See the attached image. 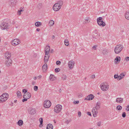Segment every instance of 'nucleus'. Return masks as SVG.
Instances as JSON below:
<instances>
[{
    "mask_svg": "<svg viewBox=\"0 0 129 129\" xmlns=\"http://www.w3.org/2000/svg\"><path fill=\"white\" fill-rule=\"evenodd\" d=\"M41 124H42L43 122V119L42 118H41L39 119V120Z\"/></svg>",
    "mask_w": 129,
    "mask_h": 129,
    "instance_id": "nucleus-40",
    "label": "nucleus"
},
{
    "mask_svg": "<svg viewBox=\"0 0 129 129\" xmlns=\"http://www.w3.org/2000/svg\"><path fill=\"white\" fill-rule=\"evenodd\" d=\"M27 90L25 89H23L22 90V92H24L26 93L27 92Z\"/></svg>",
    "mask_w": 129,
    "mask_h": 129,
    "instance_id": "nucleus-46",
    "label": "nucleus"
},
{
    "mask_svg": "<svg viewBox=\"0 0 129 129\" xmlns=\"http://www.w3.org/2000/svg\"><path fill=\"white\" fill-rule=\"evenodd\" d=\"M64 44L66 46H68L69 45V41L68 39H65L64 40Z\"/></svg>",
    "mask_w": 129,
    "mask_h": 129,
    "instance_id": "nucleus-30",
    "label": "nucleus"
},
{
    "mask_svg": "<svg viewBox=\"0 0 129 129\" xmlns=\"http://www.w3.org/2000/svg\"><path fill=\"white\" fill-rule=\"evenodd\" d=\"M61 89H59V92H61Z\"/></svg>",
    "mask_w": 129,
    "mask_h": 129,
    "instance_id": "nucleus-59",
    "label": "nucleus"
},
{
    "mask_svg": "<svg viewBox=\"0 0 129 129\" xmlns=\"http://www.w3.org/2000/svg\"><path fill=\"white\" fill-rule=\"evenodd\" d=\"M123 99L121 98H117L116 102L117 103H121L123 102Z\"/></svg>",
    "mask_w": 129,
    "mask_h": 129,
    "instance_id": "nucleus-18",
    "label": "nucleus"
},
{
    "mask_svg": "<svg viewBox=\"0 0 129 129\" xmlns=\"http://www.w3.org/2000/svg\"><path fill=\"white\" fill-rule=\"evenodd\" d=\"M87 115H89V116L91 115V113L90 112H87Z\"/></svg>",
    "mask_w": 129,
    "mask_h": 129,
    "instance_id": "nucleus-54",
    "label": "nucleus"
},
{
    "mask_svg": "<svg viewBox=\"0 0 129 129\" xmlns=\"http://www.w3.org/2000/svg\"><path fill=\"white\" fill-rule=\"evenodd\" d=\"M46 129H53V125L51 124H48L47 126Z\"/></svg>",
    "mask_w": 129,
    "mask_h": 129,
    "instance_id": "nucleus-28",
    "label": "nucleus"
},
{
    "mask_svg": "<svg viewBox=\"0 0 129 129\" xmlns=\"http://www.w3.org/2000/svg\"><path fill=\"white\" fill-rule=\"evenodd\" d=\"M24 10L23 8L20 9V10H18L17 12V14L19 15H20L21 14V12L23 11Z\"/></svg>",
    "mask_w": 129,
    "mask_h": 129,
    "instance_id": "nucleus-34",
    "label": "nucleus"
},
{
    "mask_svg": "<svg viewBox=\"0 0 129 129\" xmlns=\"http://www.w3.org/2000/svg\"><path fill=\"white\" fill-rule=\"evenodd\" d=\"M47 69V66L46 63H45L42 66V70L43 72H46Z\"/></svg>",
    "mask_w": 129,
    "mask_h": 129,
    "instance_id": "nucleus-17",
    "label": "nucleus"
},
{
    "mask_svg": "<svg viewBox=\"0 0 129 129\" xmlns=\"http://www.w3.org/2000/svg\"><path fill=\"white\" fill-rule=\"evenodd\" d=\"M37 77H36V76H35V77H34V79L35 80H36L37 79Z\"/></svg>",
    "mask_w": 129,
    "mask_h": 129,
    "instance_id": "nucleus-56",
    "label": "nucleus"
},
{
    "mask_svg": "<svg viewBox=\"0 0 129 129\" xmlns=\"http://www.w3.org/2000/svg\"><path fill=\"white\" fill-rule=\"evenodd\" d=\"M81 113L80 111L78 112V116L79 117H80L81 115Z\"/></svg>",
    "mask_w": 129,
    "mask_h": 129,
    "instance_id": "nucleus-44",
    "label": "nucleus"
},
{
    "mask_svg": "<svg viewBox=\"0 0 129 129\" xmlns=\"http://www.w3.org/2000/svg\"><path fill=\"white\" fill-rule=\"evenodd\" d=\"M90 21V18H89L87 17L84 19V23H88Z\"/></svg>",
    "mask_w": 129,
    "mask_h": 129,
    "instance_id": "nucleus-26",
    "label": "nucleus"
},
{
    "mask_svg": "<svg viewBox=\"0 0 129 129\" xmlns=\"http://www.w3.org/2000/svg\"><path fill=\"white\" fill-rule=\"evenodd\" d=\"M109 52L108 50L105 49L103 50L102 52L104 55H107Z\"/></svg>",
    "mask_w": 129,
    "mask_h": 129,
    "instance_id": "nucleus-24",
    "label": "nucleus"
},
{
    "mask_svg": "<svg viewBox=\"0 0 129 129\" xmlns=\"http://www.w3.org/2000/svg\"><path fill=\"white\" fill-rule=\"evenodd\" d=\"M5 59H10L11 57V54L9 52H6L4 54Z\"/></svg>",
    "mask_w": 129,
    "mask_h": 129,
    "instance_id": "nucleus-13",
    "label": "nucleus"
},
{
    "mask_svg": "<svg viewBox=\"0 0 129 129\" xmlns=\"http://www.w3.org/2000/svg\"><path fill=\"white\" fill-rule=\"evenodd\" d=\"M67 78V76L65 75H62L61 77L62 79L63 80H66V79Z\"/></svg>",
    "mask_w": 129,
    "mask_h": 129,
    "instance_id": "nucleus-35",
    "label": "nucleus"
},
{
    "mask_svg": "<svg viewBox=\"0 0 129 129\" xmlns=\"http://www.w3.org/2000/svg\"><path fill=\"white\" fill-rule=\"evenodd\" d=\"M20 43V41L19 39H16L12 41L11 44L13 46H16L19 44Z\"/></svg>",
    "mask_w": 129,
    "mask_h": 129,
    "instance_id": "nucleus-10",
    "label": "nucleus"
},
{
    "mask_svg": "<svg viewBox=\"0 0 129 129\" xmlns=\"http://www.w3.org/2000/svg\"><path fill=\"white\" fill-rule=\"evenodd\" d=\"M53 49H51L50 50V53H52L53 52Z\"/></svg>",
    "mask_w": 129,
    "mask_h": 129,
    "instance_id": "nucleus-55",
    "label": "nucleus"
},
{
    "mask_svg": "<svg viewBox=\"0 0 129 129\" xmlns=\"http://www.w3.org/2000/svg\"><path fill=\"white\" fill-rule=\"evenodd\" d=\"M62 106L60 105H57L54 108V111L56 113H58L60 112L62 108Z\"/></svg>",
    "mask_w": 129,
    "mask_h": 129,
    "instance_id": "nucleus-8",
    "label": "nucleus"
},
{
    "mask_svg": "<svg viewBox=\"0 0 129 129\" xmlns=\"http://www.w3.org/2000/svg\"><path fill=\"white\" fill-rule=\"evenodd\" d=\"M51 102L47 100L45 101L43 103L44 107L45 108H49L51 105Z\"/></svg>",
    "mask_w": 129,
    "mask_h": 129,
    "instance_id": "nucleus-9",
    "label": "nucleus"
},
{
    "mask_svg": "<svg viewBox=\"0 0 129 129\" xmlns=\"http://www.w3.org/2000/svg\"><path fill=\"white\" fill-rule=\"evenodd\" d=\"M101 122H99L97 123V125L98 126H101Z\"/></svg>",
    "mask_w": 129,
    "mask_h": 129,
    "instance_id": "nucleus-48",
    "label": "nucleus"
},
{
    "mask_svg": "<svg viewBox=\"0 0 129 129\" xmlns=\"http://www.w3.org/2000/svg\"><path fill=\"white\" fill-rule=\"evenodd\" d=\"M125 116H126V113L124 112H123L122 113V117L123 118H124L125 117Z\"/></svg>",
    "mask_w": 129,
    "mask_h": 129,
    "instance_id": "nucleus-42",
    "label": "nucleus"
},
{
    "mask_svg": "<svg viewBox=\"0 0 129 129\" xmlns=\"http://www.w3.org/2000/svg\"><path fill=\"white\" fill-rule=\"evenodd\" d=\"M96 47H97V46H94L92 48H93V49H94L95 50H96Z\"/></svg>",
    "mask_w": 129,
    "mask_h": 129,
    "instance_id": "nucleus-51",
    "label": "nucleus"
},
{
    "mask_svg": "<svg viewBox=\"0 0 129 129\" xmlns=\"http://www.w3.org/2000/svg\"><path fill=\"white\" fill-rule=\"evenodd\" d=\"M63 3L62 1H58L53 6V9L55 11H58L60 9Z\"/></svg>",
    "mask_w": 129,
    "mask_h": 129,
    "instance_id": "nucleus-1",
    "label": "nucleus"
},
{
    "mask_svg": "<svg viewBox=\"0 0 129 129\" xmlns=\"http://www.w3.org/2000/svg\"><path fill=\"white\" fill-rule=\"evenodd\" d=\"M36 113V110L35 109H32L29 111V113L30 114L33 115Z\"/></svg>",
    "mask_w": 129,
    "mask_h": 129,
    "instance_id": "nucleus-22",
    "label": "nucleus"
},
{
    "mask_svg": "<svg viewBox=\"0 0 129 129\" xmlns=\"http://www.w3.org/2000/svg\"><path fill=\"white\" fill-rule=\"evenodd\" d=\"M56 78L54 75H51L49 77V79L51 81H53L55 80Z\"/></svg>",
    "mask_w": 129,
    "mask_h": 129,
    "instance_id": "nucleus-23",
    "label": "nucleus"
},
{
    "mask_svg": "<svg viewBox=\"0 0 129 129\" xmlns=\"http://www.w3.org/2000/svg\"><path fill=\"white\" fill-rule=\"evenodd\" d=\"M17 101L16 100H15L14 101V102H15V103L16 102V101Z\"/></svg>",
    "mask_w": 129,
    "mask_h": 129,
    "instance_id": "nucleus-61",
    "label": "nucleus"
},
{
    "mask_svg": "<svg viewBox=\"0 0 129 129\" xmlns=\"http://www.w3.org/2000/svg\"><path fill=\"white\" fill-rule=\"evenodd\" d=\"M125 16L127 19L129 20V10L126 12L125 14Z\"/></svg>",
    "mask_w": 129,
    "mask_h": 129,
    "instance_id": "nucleus-21",
    "label": "nucleus"
},
{
    "mask_svg": "<svg viewBox=\"0 0 129 129\" xmlns=\"http://www.w3.org/2000/svg\"><path fill=\"white\" fill-rule=\"evenodd\" d=\"M44 58V62L45 63H47L48 61V59L50 57L49 55L48 54L45 55Z\"/></svg>",
    "mask_w": 129,
    "mask_h": 129,
    "instance_id": "nucleus-19",
    "label": "nucleus"
},
{
    "mask_svg": "<svg viewBox=\"0 0 129 129\" xmlns=\"http://www.w3.org/2000/svg\"><path fill=\"white\" fill-rule=\"evenodd\" d=\"M127 107V108L126 109V110L127 111H129V105H128Z\"/></svg>",
    "mask_w": 129,
    "mask_h": 129,
    "instance_id": "nucleus-52",
    "label": "nucleus"
},
{
    "mask_svg": "<svg viewBox=\"0 0 129 129\" xmlns=\"http://www.w3.org/2000/svg\"><path fill=\"white\" fill-rule=\"evenodd\" d=\"M50 51V47L49 46H47L45 49V55H49Z\"/></svg>",
    "mask_w": 129,
    "mask_h": 129,
    "instance_id": "nucleus-15",
    "label": "nucleus"
},
{
    "mask_svg": "<svg viewBox=\"0 0 129 129\" xmlns=\"http://www.w3.org/2000/svg\"><path fill=\"white\" fill-rule=\"evenodd\" d=\"M49 26H52L54 24V21L53 20H50L49 21Z\"/></svg>",
    "mask_w": 129,
    "mask_h": 129,
    "instance_id": "nucleus-29",
    "label": "nucleus"
},
{
    "mask_svg": "<svg viewBox=\"0 0 129 129\" xmlns=\"http://www.w3.org/2000/svg\"><path fill=\"white\" fill-rule=\"evenodd\" d=\"M94 97V96L93 95L90 94L86 97L85 99L88 100H91L93 99Z\"/></svg>",
    "mask_w": 129,
    "mask_h": 129,
    "instance_id": "nucleus-16",
    "label": "nucleus"
},
{
    "mask_svg": "<svg viewBox=\"0 0 129 129\" xmlns=\"http://www.w3.org/2000/svg\"><path fill=\"white\" fill-rule=\"evenodd\" d=\"M24 99L22 100V102H24L25 101H27V100L28 99H27L26 98H24Z\"/></svg>",
    "mask_w": 129,
    "mask_h": 129,
    "instance_id": "nucleus-49",
    "label": "nucleus"
},
{
    "mask_svg": "<svg viewBox=\"0 0 129 129\" xmlns=\"http://www.w3.org/2000/svg\"><path fill=\"white\" fill-rule=\"evenodd\" d=\"M35 25L37 27H39L42 25V23L41 22L38 21L35 23Z\"/></svg>",
    "mask_w": 129,
    "mask_h": 129,
    "instance_id": "nucleus-25",
    "label": "nucleus"
},
{
    "mask_svg": "<svg viewBox=\"0 0 129 129\" xmlns=\"http://www.w3.org/2000/svg\"><path fill=\"white\" fill-rule=\"evenodd\" d=\"M60 70V69L59 68H56L55 69V71L56 72H58Z\"/></svg>",
    "mask_w": 129,
    "mask_h": 129,
    "instance_id": "nucleus-37",
    "label": "nucleus"
},
{
    "mask_svg": "<svg viewBox=\"0 0 129 129\" xmlns=\"http://www.w3.org/2000/svg\"><path fill=\"white\" fill-rule=\"evenodd\" d=\"M9 94L7 93H3L0 96V103H3L6 102L8 99Z\"/></svg>",
    "mask_w": 129,
    "mask_h": 129,
    "instance_id": "nucleus-2",
    "label": "nucleus"
},
{
    "mask_svg": "<svg viewBox=\"0 0 129 129\" xmlns=\"http://www.w3.org/2000/svg\"><path fill=\"white\" fill-rule=\"evenodd\" d=\"M125 59L126 60V61H129V57H126L125 58Z\"/></svg>",
    "mask_w": 129,
    "mask_h": 129,
    "instance_id": "nucleus-47",
    "label": "nucleus"
},
{
    "mask_svg": "<svg viewBox=\"0 0 129 129\" xmlns=\"http://www.w3.org/2000/svg\"><path fill=\"white\" fill-rule=\"evenodd\" d=\"M79 101H77L74 102V104H76L79 103Z\"/></svg>",
    "mask_w": 129,
    "mask_h": 129,
    "instance_id": "nucleus-45",
    "label": "nucleus"
},
{
    "mask_svg": "<svg viewBox=\"0 0 129 129\" xmlns=\"http://www.w3.org/2000/svg\"><path fill=\"white\" fill-rule=\"evenodd\" d=\"M60 61L58 60L56 61V63L57 65H59L60 64Z\"/></svg>",
    "mask_w": 129,
    "mask_h": 129,
    "instance_id": "nucleus-41",
    "label": "nucleus"
},
{
    "mask_svg": "<svg viewBox=\"0 0 129 129\" xmlns=\"http://www.w3.org/2000/svg\"><path fill=\"white\" fill-rule=\"evenodd\" d=\"M95 75H92L91 76V78L92 79H94L95 78Z\"/></svg>",
    "mask_w": 129,
    "mask_h": 129,
    "instance_id": "nucleus-50",
    "label": "nucleus"
},
{
    "mask_svg": "<svg viewBox=\"0 0 129 129\" xmlns=\"http://www.w3.org/2000/svg\"><path fill=\"white\" fill-rule=\"evenodd\" d=\"M124 75L122 74H121L119 76V79L118 80H120L123 78L124 77Z\"/></svg>",
    "mask_w": 129,
    "mask_h": 129,
    "instance_id": "nucleus-33",
    "label": "nucleus"
},
{
    "mask_svg": "<svg viewBox=\"0 0 129 129\" xmlns=\"http://www.w3.org/2000/svg\"><path fill=\"white\" fill-rule=\"evenodd\" d=\"M116 109L118 110H120L122 109V107L120 106H118L117 107Z\"/></svg>",
    "mask_w": 129,
    "mask_h": 129,
    "instance_id": "nucleus-36",
    "label": "nucleus"
},
{
    "mask_svg": "<svg viewBox=\"0 0 129 129\" xmlns=\"http://www.w3.org/2000/svg\"><path fill=\"white\" fill-rule=\"evenodd\" d=\"M18 124L19 126H21L23 124L22 120H19L18 122Z\"/></svg>",
    "mask_w": 129,
    "mask_h": 129,
    "instance_id": "nucleus-32",
    "label": "nucleus"
},
{
    "mask_svg": "<svg viewBox=\"0 0 129 129\" xmlns=\"http://www.w3.org/2000/svg\"><path fill=\"white\" fill-rule=\"evenodd\" d=\"M98 103L96 105L95 107H93L92 110L93 113V116L94 117L96 116L98 113V110L100 108V105Z\"/></svg>",
    "mask_w": 129,
    "mask_h": 129,
    "instance_id": "nucleus-3",
    "label": "nucleus"
},
{
    "mask_svg": "<svg viewBox=\"0 0 129 129\" xmlns=\"http://www.w3.org/2000/svg\"><path fill=\"white\" fill-rule=\"evenodd\" d=\"M120 60V57L119 56H117L115 58V61L116 62H116L117 63V62H119Z\"/></svg>",
    "mask_w": 129,
    "mask_h": 129,
    "instance_id": "nucleus-27",
    "label": "nucleus"
},
{
    "mask_svg": "<svg viewBox=\"0 0 129 129\" xmlns=\"http://www.w3.org/2000/svg\"><path fill=\"white\" fill-rule=\"evenodd\" d=\"M34 90L35 91H37L38 89V87L37 86H35L34 88Z\"/></svg>",
    "mask_w": 129,
    "mask_h": 129,
    "instance_id": "nucleus-38",
    "label": "nucleus"
},
{
    "mask_svg": "<svg viewBox=\"0 0 129 129\" xmlns=\"http://www.w3.org/2000/svg\"><path fill=\"white\" fill-rule=\"evenodd\" d=\"M114 78L115 79H117L118 78L119 79V76L118 75L115 74L114 75Z\"/></svg>",
    "mask_w": 129,
    "mask_h": 129,
    "instance_id": "nucleus-39",
    "label": "nucleus"
},
{
    "mask_svg": "<svg viewBox=\"0 0 129 129\" xmlns=\"http://www.w3.org/2000/svg\"><path fill=\"white\" fill-rule=\"evenodd\" d=\"M42 78V76L41 75H39L37 77V78L39 79H40Z\"/></svg>",
    "mask_w": 129,
    "mask_h": 129,
    "instance_id": "nucleus-43",
    "label": "nucleus"
},
{
    "mask_svg": "<svg viewBox=\"0 0 129 129\" xmlns=\"http://www.w3.org/2000/svg\"><path fill=\"white\" fill-rule=\"evenodd\" d=\"M9 25L6 22L3 21L1 24L0 28L2 30H5L8 28Z\"/></svg>",
    "mask_w": 129,
    "mask_h": 129,
    "instance_id": "nucleus-6",
    "label": "nucleus"
},
{
    "mask_svg": "<svg viewBox=\"0 0 129 129\" xmlns=\"http://www.w3.org/2000/svg\"><path fill=\"white\" fill-rule=\"evenodd\" d=\"M103 18L102 17H99L97 18V22L98 25L100 26L104 27L106 25L105 23L102 20Z\"/></svg>",
    "mask_w": 129,
    "mask_h": 129,
    "instance_id": "nucleus-7",
    "label": "nucleus"
},
{
    "mask_svg": "<svg viewBox=\"0 0 129 129\" xmlns=\"http://www.w3.org/2000/svg\"><path fill=\"white\" fill-rule=\"evenodd\" d=\"M17 95L18 97L20 98L21 97L22 95L21 92L19 91H18L17 92Z\"/></svg>",
    "mask_w": 129,
    "mask_h": 129,
    "instance_id": "nucleus-31",
    "label": "nucleus"
},
{
    "mask_svg": "<svg viewBox=\"0 0 129 129\" xmlns=\"http://www.w3.org/2000/svg\"><path fill=\"white\" fill-rule=\"evenodd\" d=\"M12 62V60L11 59H6L5 63L7 66L9 67L11 65Z\"/></svg>",
    "mask_w": 129,
    "mask_h": 129,
    "instance_id": "nucleus-12",
    "label": "nucleus"
},
{
    "mask_svg": "<svg viewBox=\"0 0 129 129\" xmlns=\"http://www.w3.org/2000/svg\"><path fill=\"white\" fill-rule=\"evenodd\" d=\"M75 64V61L72 60L69 61L68 63V65L70 69H72L73 68Z\"/></svg>",
    "mask_w": 129,
    "mask_h": 129,
    "instance_id": "nucleus-11",
    "label": "nucleus"
},
{
    "mask_svg": "<svg viewBox=\"0 0 129 129\" xmlns=\"http://www.w3.org/2000/svg\"><path fill=\"white\" fill-rule=\"evenodd\" d=\"M40 29L39 28H37V29H36V31H40Z\"/></svg>",
    "mask_w": 129,
    "mask_h": 129,
    "instance_id": "nucleus-57",
    "label": "nucleus"
},
{
    "mask_svg": "<svg viewBox=\"0 0 129 129\" xmlns=\"http://www.w3.org/2000/svg\"><path fill=\"white\" fill-rule=\"evenodd\" d=\"M17 2V1L16 0H10V3L11 4V6L12 7L15 5L16 4Z\"/></svg>",
    "mask_w": 129,
    "mask_h": 129,
    "instance_id": "nucleus-20",
    "label": "nucleus"
},
{
    "mask_svg": "<svg viewBox=\"0 0 129 129\" xmlns=\"http://www.w3.org/2000/svg\"><path fill=\"white\" fill-rule=\"evenodd\" d=\"M109 85L106 83H102L100 85L101 89L103 91H106L109 89Z\"/></svg>",
    "mask_w": 129,
    "mask_h": 129,
    "instance_id": "nucleus-5",
    "label": "nucleus"
},
{
    "mask_svg": "<svg viewBox=\"0 0 129 129\" xmlns=\"http://www.w3.org/2000/svg\"><path fill=\"white\" fill-rule=\"evenodd\" d=\"M94 33H95L96 34V33L97 32V30H95L94 31Z\"/></svg>",
    "mask_w": 129,
    "mask_h": 129,
    "instance_id": "nucleus-58",
    "label": "nucleus"
},
{
    "mask_svg": "<svg viewBox=\"0 0 129 129\" xmlns=\"http://www.w3.org/2000/svg\"><path fill=\"white\" fill-rule=\"evenodd\" d=\"M52 38H55V36H52Z\"/></svg>",
    "mask_w": 129,
    "mask_h": 129,
    "instance_id": "nucleus-60",
    "label": "nucleus"
},
{
    "mask_svg": "<svg viewBox=\"0 0 129 129\" xmlns=\"http://www.w3.org/2000/svg\"><path fill=\"white\" fill-rule=\"evenodd\" d=\"M123 48V46L122 45H116L114 49L115 53L118 54L120 53Z\"/></svg>",
    "mask_w": 129,
    "mask_h": 129,
    "instance_id": "nucleus-4",
    "label": "nucleus"
},
{
    "mask_svg": "<svg viewBox=\"0 0 129 129\" xmlns=\"http://www.w3.org/2000/svg\"><path fill=\"white\" fill-rule=\"evenodd\" d=\"M36 82L34 81H32V84L33 85H35L36 84Z\"/></svg>",
    "mask_w": 129,
    "mask_h": 129,
    "instance_id": "nucleus-53",
    "label": "nucleus"
},
{
    "mask_svg": "<svg viewBox=\"0 0 129 129\" xmlns=\"http://www.w3.org/2000/svg\"><path fill=\"white\" fill-rule=\"evenodd\" d=\"M31 96V95L30 93L29 92H27L26 93H24V94L23 95V98H26L28 99H29Z\"/></svg>",
    "mask_w": 129,
    "mask_h": 129,
    "instance_id": "nucleus-14",
    "label": "nucleus"
},
{
    "mask_svg": "<svg viewBox=\"0 0 129 129\" xmlns=\"http://www.w3.org/2000/svg\"><path fill=\"white\" fill-rule=\"evenodd\" d=\"M90 129H93L92 128H90Z\"/></svg>",
    "mask_w": 129,
    "mask_h": 129,
    "instance_id": "nucleus-62",
    "label": "nucleus"
}]
</instances>
